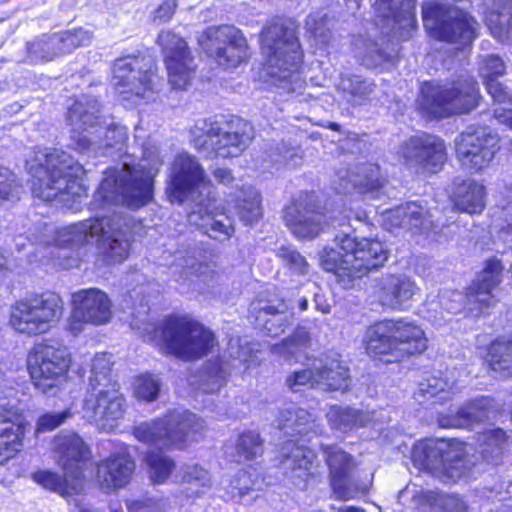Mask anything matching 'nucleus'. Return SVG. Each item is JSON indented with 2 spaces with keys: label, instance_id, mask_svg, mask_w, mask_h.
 <instances>
[{
  "label": "nucleus",
  "instance_id": "12",
  "mask_svg": "<svg viewBox=\"0 0 512 512\" xmlns=\"http://www.w3.org/2000/svg\"><path fill=\"white\" fill-rule=\"evenodd\" d=\"M503 266L500 260L490 259L478 279L464 295L459 291H444L439 294L441 307L451 314L467 310L468 314L478 317L485 314L495 304L493 289L501 282Z\"/></svg>",
  "mask_w": 512,
  "mask_h": 512
},
{
  "label": "nucleus",
  "instance_id": "23",
  "mask_svg": "<svg viewBox=\"0 0 512 512\" xmlns=\"http://www.w3.org/2000/svg\"><path fill=\"white\" fill-rule=\"evenodd\" d=\"M112 314V302L105 292L97 288L79 290L72 295L70 330L77 334L82 331V324H106Z\"/></svg>",
  "mask_w": 512,
  "mask_h": 512
},
{
  "label": "nucleus",
  "instance_id": "43",
  "mask_svg": "<svg viewBox=\"0 0 512 512\" xmlns=\"http://www.w3.org/2000/svg\"><path fill=\"white\" fill-rule=\"evenodd\" d=\"M326 417L332 429L343 433L362 428L366 426L371 419L367 412L337 405L329 409Z\"/></svg>",
  "mask_w": 512,
  "mask_h": 512
},
{
  "label": "nucleus",
  "instance_id": "2",
  "mask_svg": "<svg viewBox=\"0 0 512 512\" xmlns=\"http://www.w3.org/2000/svg\"><path fill=\"white\" fill-rule=\"evenodd\" d=\"M163 161L158 148L151 143L143 146L142 159L136 165L124 162L109 168L100 183L97 197L106 203L137 209L152 198L153 177Z\"/></svg>",
  "mask_w": 512,
  "mask_h": 512
},
{
  "label": "nucleus",
  "instance_id": "27",
  "mask_svg": "<svg viewBox=\"0 0 512 512\" xmlns=\"http://www.w3.org/2000/svg\"><path fill=\"white\" fill-rule=\"evenodd\" d=\"M57 463L67 477L71 488L81 492L84 487L83 464L89 459L90 451L83 439L73 432H64L54 438Z\"/></svg>",
  "mask_w": 512,
  "mask_h": 512
},
{
  "label": "nucleus",
  "instance_id": "6",
  "mask_svg": "<svg viewBox=\"0 0 512 512\" xmlns=\"http://www.w3.org/2000/svg\"><path fill=\"white\" fill-rule=\"evenodd\" d=\"M96 239L100 254L110 264L123 262L129 255L131 237L124 218L113 214L88 219L61 232V244L78 248Z\"/></svg>",
  "mask_w": 512,
  "mask_h": 512
},
{
  "label": "nucleus",
  "instance_id": "42",
  "mask_svg": "<svg viewBox=\"0 0 512 512\" xmlns=\"http://www.w3.org/2000/svg\"><path fill=\"white\" fill-rule=\"evenodd\" d=\"M485 186L474 180L463 181L454 192L457 209L469 213H480L485 207Z\"/></svg>",
  "mask_w": 512,
  "mask_h": 512
},
{
  "label": "nucleus",
  "instance_id": "4",
  "mask_svg": "<svg viewBox=\"0 0 512 512\" xmlns=\"http://www.w3.org/2000/svg\"><path fill=\"white\" fill-rule=\"evenodd\" d=\"M111 366L110 356L105 353L93 358L82 405L83 417L102 431L116 428L127 409L120 384L112 378Z\"/></svg>",
  "mask_w": 512,
  "mask_h": 512
},
{
  "label": "nucleus",
  "instance_id": "9",
  "mask_svg": "<svg viewBox=\"0 0 512 512\" xmlns=\"http://www.w3.org/2000/svg\"><path fill=\"white\" fill-rule=\"evenodd\" d=\"M205 429V422L188 410L169 411L164 417L134 426L135 438L147 445L183 448Z\"/></svg>",
  "mask_w": 512,
  "mask_h": 512
},
{
  "label": "nucleus",
  "instance_id": "31",
  "mask_svg": "<svg viewBox=\"0 0 512 512\" xmlns=\"http://www.w3.org/2000/svg\"><path fill=\"white\" fill-rule=\"evenodd\" d=\"M417 291L415 281L403 273L385 274L377 281L379 303L392 310H403Z\"/></svg>",
  "mask_w": 512,
  "mask_h": 512
},
{
  "label": "nucleus",
  "instance_id": "51",
  "mask_svg": "<svg viewBox=\"0 0 512 512\" xmlns=\"http://www.w3.org/2000/svg\"><path fill=\"white\" fill-rule=\"evenodd\" d=\"M182 484L185 486L187 497L198 496L203 489L211 486L210 475L207 470L199 465H187L183 469Z\"/></svg>",
  "mask_w": 512,
  "mask_h": 512
},
{
  "label": "nucleus",
  "instance_id": "58",
  "mask_svg": "<svg viewBox=\"0 0 512 512\" xmlns=\"http://www.w3.org/2000/svg\"><path fill=\"white\" fill-rule=\"evenodd\" d=\"M490 365L494 371L512 373V340L495 341L490 349Z\"/></svg>",
  "mask_w": 512,
  "mask_h": 512
},
{
  "label": "nucleus",
  "instance_id": "10",
  "mask_svg": "<svg viewBox=\"0 0 512 512\" xmlns=\"http://www.w3.org/2000/svg\"><path fill=\"white\" fill-rule=\"evenodd\" d=\"M194 147L208 157H237L252 140V127L242 120L222 127L219 123L201 119L191 129Z\"/></svg>",
  "mask_w": 512,
  "mask_h": 512
},
{
  "label": "nucleus",
  "instance_id": "13",
  "mask_svg": "<svg viewBox=\"0 0 512 512\" xmlns=\"http://www.w3.org/2000/svg\"><path fill=\"white\" fill-rule=\"evenodd\" d=\"M63 313V300L57 293L29 294L11 308L9 323L19 333H45Z\"/></svg>",
  "mask_w": 512,
  "mask_h": 512
},
{
  "label": "nucleus",
  "instance_id": "34",
  "mask_svg": "<svg viewBox=\"0 0 512 512\" xmlns=\"http://www.w3.org/2000/svg\"><path fill=\"white\" fill-rule=\"evenodd\" d=\"M366 352L374 358L386 362L399 361L397 346L394 341L390 320L371 325L365 333Z\"/></svg>",
  "mask_w": 512,
  "mask_h": 512
},
{
  "label": "nucleus",
  "instance_id": "35",
  "mask_svg": "<svg viewBox=\"0 0 512 512\" xmlns=\"http://www.w3.org/2000/svg\"><path fill=\"white\" fill-rule=\"evenodd\" d=\"M278 427L291 437L300 435L303 442H309L323 431L322 425L308 411L294 405L280 411Z\"/></svg>",
  "mask_w": 512,
  "mask_h": 512
},
{
  "label": "nucleus",
  "instance_id": "40",
  "mask_svg": "<svg viewBox=\"0 0 512 512\" xmlns=\"http://www.w3.org/2000/svg\"><path fill=\"white\" fill-rule=\"evenodd\" d=\"M375 88L376 84L372 80L355 74L341 75L336 86L342 99L353 107L365 105Z\"/></svg>",
  "mask_w": 512,
  "mask_h": 512
},
{
  "label": "nucleus",
  "instance_id": "54",
  "mask_svg": "<svg viewBox=\"0 0 512 512\" xmlns=\"http://www.w3.org/2000/svg\"><path fill=\"white\" fill-rule=\"evenodd\" d=\"M162 387L163 383L158 376L146 373L135 379L133 394L138 400L153 402L158 399Z\"/></svg>",
  "mask_w": 512,
  "mask_h": 512
},
{
  "label": "nucleus",
  "instance_id": "55",
  "mask_svg": "<svg viewBox=\"0 0 512 512\" xmlns=\"http://www.w3.org/2000/svg\"><path fill=\"white\" fill-rule=\"evenodd\" d=\"M32 478L42 487L55 491L63 497L79 493L71 488V480L67 481L65 472H63V478H61L57 473L51 471H37L33 473Z\"/></svg>",
  "mask_w": 512,
  "mask_h": 512
},
{
  "label": "nucleus",
  "instance_id": "17",
  "mask_svg": "<svg viewBox=\"0 0 512 512\" xmlns=\"http://www.w3.org/2000/svg\"><path fill=\"white\" fill-rule=\"evenodd\" d=\"M198 43L208 57L224 68L236 67L248 58L246 39L233 26L209 27L199 36Z\"/></svg>",
  "mask_w": 512,
  "mask_h": 512
},
{
  "label": "nucleus",
  "instance_id": "15",
  "mask_svg": "<svg viewBox=\"0 0 512 512\" xmlns=\"http://www.w3.org/2000/svg\"><path fill=\"white\" fill-rule=\"evenodd\" d=\"M153 66V60L146 56H127L115 61L113 84L123 100L137 104L153 97L159 81Z\"/></svg>",
  "mask_w": 512,
  "mask_h": 512
},
{
  "label": "nucleus",
  "instance_id": "46",
  "mask_svg": "<svg viewBox=\"0 0 512 512\" xmlns=\"http://www.w3.org/2000/svg\"><path fill=\"white\" fill-rule=\"evenodd\" d=\"M235 211L245 225H253L262 217L261 196L251 187H243L236 196Z\"/></svg>",
  "mask_w": 512,
  "mask_h": 512
},
{
  "label": "nucleus",
  "instance_id": "64",
  "mask_svg": "<svg viewBox=\"0 0 512 512\" xmlns=\"http://www.w3.org/2000/svg\"><path fill=\"white\" fill-rule=\"evenodd\" d=\"M71 416L72 413L69 409L61 412L46 413L38 418L36 432L40 433L51 431L62 425Z\"/></svg>",
  "mask_w": 512,
  "mask_h": 512
},
{
  "label": "nucleus",
  "instance_id": "49",
  "mask_svg": "<svg viewBox=\"0 0 512 512\" xmlns=\"http://www.w3.org/2000/svg\"><path fill=\"white\" fill-rule=\"evenodd\" d=\"M402 211L405 217V229L429 231L434 228L432 214L420 202H407L402 205Z\"/></svg>",
  "mask_w": 512,
  "mask_h": 512
},
{
  "label": "nucleus",
  "instance_id": "37",
  "mask_svg": "<svg viewBox=\"0 0 512 512\" xmlns=\"http://www.w3.org/2000/svg\"><path fill=\"white\" fill-rule=\"evenodd\" d=\"M390 324L400 360L408 355L421 354L427 349L424 331L415 322L401 318L390 320Z\"/></svg>",
  "mask_w": 512,
  "mask_h": 512
},
{
  "label": "nucleus",
  "instance_id": "30",
  "mask_svg": "<svg viewBox=\"0 0 512 512\" xmlns=\"http://www.w3.org/2000/svg\"><path fill=\"white\" fill-rule=\"evenodd\" d=\"M415 3L416 0H376L373 6L376 25L380 26L382 33L409 37L414 23Z\"/></svg>",
  "mask_w": 512,
  "mask_h": 512
},
{
  "label": "nucleus",
  "instance_id": "41",
  "mask_svg": "<svg viewBox=\"0 0 512 512\" xmlns=\"http://www.w3.org/2000/svg\"><path fill=\"white\" fill-rule=\"evenodd\" d=\"M484 20L493 37L500 41L508 38L512 32V0H492Z\"/></svg>",
  "mask_w": 512,
  "mask_h": 512
},
{
  "label": "nucleus",
  "instance_id": "36",
  "mask_svg": "<svg viewBox=\"0 0 512 512\" xmlns=\"http://www.w3.org/2000/svg\"><path fill=\"white\" fill-rule=\"evenodd\" d=\"M281 464L285 470L291 471V479L295 486L305 489L310 478V468L315 458L314 452L302 445L290 441L282 448Z\"/></svg>",
  "mask_w": 512,
  "mask_h": 512
},
{
  "label": "nucleus",
  "instance_id": "25",
  "mask_svg": "<svg viewBox=\"0 0 512 512\" xmlns=\"http://www.w3.org/2000/svg\"><path fill=\"white\" fill-rule=\"evenodd\" d=\"M92 34L81 28L50 36H42L26 44L25 62L37 64L52 61L56 57L90 44Z\"/></svg>",
  "mask_w": 512,
  "mask_h": 512
},
{
  "label": "nucleus",
  "instance_id": "19",
  "mask_svg": "<svg viewBox=\"0 0 512 512\" xmlns=\"http://www.w3.org/2000/svg\"><path fill=\"white\" fill-rule=\"evenodd\" d=\"M286 385L292 391L307 386L322 391L345 390L349 385L348 369L336 360H315L310 366L291 373Z\"/></svg>",
  "mask_w": 512,
  "mask_h": 512
},
{
  "label": "nucleus",
  "instance_id": "29",
  "mask_svg": "<svg viewBox=\"0 0 512 512\" xmlns=\"http://www.w3.org/2000/svg\"><path fill=\"white\" fill-rule=\"evenodd\" d=\"M426 462L443 473L449 481H457L470 469L467 445L457 441L439 440L425 447Z\"/></svg>",
  "mask_w": 512,
  "mask_h": 512
},
{
  "label": "nucleus",
  "instance_id": "50",
  "mask_svg": "<svg viewBox=\"0 0 512 512\" xmlns=\"http://www.w3.org/2000/svg\"><path fill=\"white\" fill-rule=\"evenodd\" d=\"M263 453V440L255 431H244L235 443V454L233 457L237 462L256 459Z\"/></svg>",
  "mask_w": 512,
  "mask_h": 512
},
{
  "label": "nucleus",
  "instance_id": "3",
  "mask_svg": "<svg viewBox=\"0 0 512 512\" xmlns=\"http://www.w3.org/2000/svg\"><path fill=\"white\" fill-rule=\"evenodd\" d=\"M26 166L32 176V193L43 201L60 198L67 202L84 193L80 183L83 167L65 151L37 148Z\"/></svg>",
  "mask_w": 512,
  "mask_h": 512
},
{
  "label": "nucleus",
  "instance_id": "60",
  "mask_svg": "<svg viewBox=\"0 0 512 512\" xmlns=\"http://www.w3.org/2000/svg\"><path fill=\"white\" fill-rule=\"evenodd\" d=\"M258 352L257 344L249 342L247 338L230 339L228 343L230 358L238 360L248 367L256 362Z\"/></svg>",
  "mask_w": 512,
  "mask_h": 512
},
{
  "label": "nucleus",
  "instance_id": "11",
  "mask_svg": "<svg viewBox=\"0 0 512 512\" xmlns=\"http://www.w3.org/2000/svg\"><path fill=\"white\" fill-rule=\"evenodd\" d=\"M160 339L167 350L182 360H196L216 346L212 331L187 317L170 316L160 327Z\"/></svg>",
  "mask_w": 512,
  "mask_h": 512
},
{
  "label": "nucleus",
  "instance_id": "45",
  "mask_svg": "<svg viewBox=\"0 0 512 512\" xmlns=\"http://www.w3.org/2000/svg\"><path fill=\"white\" fill-rule=\"evenodd\" d=\"M257 320L263 322L267 334L278 336L293 323V315L287 313V305L280 302L277 306L266 304L260 307Z\"/></svg>",
  "mask_w": 512,
  "mask_h": 512
},
{
  "label": "nucleus",
  "instance_id": "32",
  "mask_svg": "<svg viewBox=\"0 0 512 512\" xmlns=\"http://www.w3.org/2000/svg\"><path fill=\"white\" fill-rule=\"evenodd\" d=\"M334 181L338 193L347 194L356 189L361 194L377 191L385 182L381 176L380 167L374 163L356 165L351 171L340 170Z\"/></svg>",
  "mask_w": 512,
  "mask_h": 512
},
{
  "label": "nucleus",
  "instance_id": "38",
  "mask_svg": "<svg viewBox=\"0 0 512 512\" xmlns=\"http://www.w3.org/2000/svg\"><path fill=\"white\" fill-rule=\"evenodd\" d=\"M24 430L25 419L21 414L0 409V464L19 451Z\"/></svg>",
  "mask_w": 512,
  "mask_h": 512
},
{
  "label": "nucleus",
  "instance_id": "26",
  "mask_svg": "<svg viewBox=\"0 0 512 512\" xmlns=\"http://www.w3.org/2000/svg\"><path fill=\"white\" fill-rule=\"evenodd\" d=\"M283 219L290 232L298 239L312 240L329 225L325 214L312 196H300L284 210Z\"/></svg>",
  "mask_w": 512,
  "mask_h": 512
},
{
  "label": "nucleus",
  "instance_id": "20",
  "mask_svg": "<svg viewBox=\"0 0 512 512\" xmlns=\"http://www.w3.org/2000/svg\"><path fill=\"white\" fill-rule=\"evenodd\" d=\"M498 136L487 128L461 133L456 141V154L461 165L473 173L489 167L498 151Z\"/></svg>",
  "mask_w": 512,
  "mask_h": 512
},
{
  "label": "nucleus",
  "instance_id": "5",
  "mask_svg": "<svg viewBox=\"0 0 512 512\" xmlns=\"http://www.w3.org/2000/svg\"><path fill=\"white\" fill-rule=\"evenodd\" d=\"M334 241L336 248H324L321 265L326 271L333 272L344 288L352 287L356 279L382 266L388 258L383 244L377 240H357L343 233Z\"/></svg>",
  "mask_w": 512,
  "mask_h": 512
},
{
  "label": "nucleus",
  "instance_id": "28",
  "mask_svg": "<svg viewBox=\"0 0 512 512\" xmlns=\"http://www.w3.org/2000/svg\"><path fill=\"white\" fill-rule=\"evenodd\" d=\"M321 450L329 467L330 484L338 499H350L359 491L366 489L353 475L355 462L353 457L337 445L321 444Z\"/></svg>",
  "mask_w": 512,
  "mask_h": 512
},
{
  "label": "nucleus",
  "instance_id": "7",
  "mask_svg": "<svg viewBox=\"0 0 512 512\" xmlns=\"http://www.w3.org/2000/svg\"><path fill=\"white\" fill-rule=\"evenodd\" d=\"M99 103L83 96L69 108L67 121L72 127V145L76 150L97 153L103 147L122 146L128 138L127 129L113 120L99 121Z\"/></svg>",
  "mask_w": 512,
  "mask_h": 512
},
{
  "label": "nucleus",
  "instance_id": "48",
  "mask_svg": "<svg viewBox=\"0 0 512 512\" xmlns=\"http://www.w3.org/2000/svg\"><path fill=\"white\" fill-rule=\"evenodd\" d=\"M491 229L504 240H512V187L507 188L500 205L492 215Z\"/></svg>",
  "mask_w": 512,
  "mask_h": 512
},
{
  "label": "nucleus",
  "instance_id": "21",
  "mask_svg": "<svg viewBox=\"0 0 512 512\" xmlns=\"http://www.w3.org/2000/svg\"><path fill=\"white\" fill-rule=\"evenodd\" d=\"M167 194L172 203H183L200 190L209 189L210 179L196 157L181 153L174 159Z\"/></svg>",
  "mask_w": 512,
  "mask_h": 512
},
{
  "label": "nucleus",
  "instance_id": "18",
  "mask_svg": "<svg viewBox=\"0 0 512 512\" xmlns=\"http://www.w3.org/2000/svg\"><path fill=\"white\" fill-rule=\"evenodd\" d=\"M398 155L403 165L421 174L437 173L447 159L444 141L430 134L408 138L399 146Z\"/></svg>",
  "mask_w": 512,
  "mask_h": 512
},
{
  "label": "nucleus",
  "instance_id": "8",
  "mask_svg": "<svg viewBox=\"0 0 512 512\" xmlns=\"http://www.w3.org/2000/svg\"><path fill=\"white\" fill-rule=\"evenodd\" d=\"M479 99L477 83L471 77H460L451 82L425 83L419 108L430 117L444 118L469 113L478 106Z\"/></svg>",
  "mask_w": 512,
  "mask_h": 512
},
{
  "label": "nucleus",
  "instance_id": "53",
  "mask_svg": "<svg viewBox=\"0 0 512 512\" xmlns=\"http://www.w3.org/2000/svg\"><path fill=\"white\" fill-rule=\"evenodd\" d=\"M145 460L150 480L154 484L165 483L175 470V463L169 456L160 453H149Z\"/></svg>",
  "mask_w": 512,
  "mask_h": 512
},
{
  "label": "nucleus",
  "instance_id": "14",
  "mask_svg": "<svg viewBox=\"0 0 512 512\" xmlns=\"http://www.w3.org/2000/svg\"><path fill=\"white\" fill-rule=\"evenodd\" d=\"M422 17L425 28L439 40L468 45L476 37V21L451 4L427 2L422 7Z\"/></svg>",
  "mask_w": 512,
  "mask_h": 512
},
{
  "label": "nucleus",
  "instance_id": "16",
  "mask_svg": "<svg viewBox=\"0 0 512 512\" xmlns=\"http://www.w3.org/2000/svg\"><path fill=\"white\" fill-rule=\"evenodd\" d=\"M71 365L68 349L57 342L37 345L28 356V370L34 386L46 395H55Z\"/></svg>",
  "mask_w": 512,
  "mask_h": 512
},
{
  "label": "nucleus",
  "instance_id": "47",
  "mask_svg": "<svg viewBox=\"0 0 512 512\" xmlns=\"http://www.w3.org/2000/svg\"><path fill=\"white\" fill-rule=\"evenodd\" d=\"M453 388L454 383H449L439 376L432 375L419 383L417 390L414 392V398L420 404L434 398L436 400L433 403L443 402L450 398Z\"/></svg>",
  "mask_w": 512,
  "mask_h": 512
},
{
  "label": "nucleus",
  "instance_id": "44",
  "mask_svg": "<svg viewBox=\"0 0 512 512\" xmlns=\"http://www.w3.org/2000/svg\"><path fill=\"white\" fill-rule=\"evenodd\" d=\"M477 443L482 458L492 465H498L507 444V435L501 428L486 429L479 434Z\"/></svg>",
  "mask_w": 512,
  "mask_h": 512
},
{
  "label": "nucleus",
  "instance_id": "57",
  "mask_svg": "<svg viewBox=\"0 0 512 512\" xmlns=\"http://www.w3.org/2000/svg\"><path fill=\"white\" fill-rule=\"evenodd\" d=\"M356 45L359 49L357 57L367 68H376L390 59V56L383 51L376 42L371 40H358Z\"/></svg>",
  "mask_w": 512,
  "mask_h": 512
},
{
  "label": "nucleus",
  "instance_id": "22",
  "mask_svg": "<svg viewBox=\"0 0 512 512\" xmlns=\"http://www.w3.org/2000/svg\"><path fill=\"white\" fill-rule=\"evenodd\" d=\"M157 43L164 54L169 83L174 89H185L195 73L194 58L186 41L166 30L160 32Z\"/></svg>",
  "mask_w": 512,
  "mask_h": 512
},
{
  "label": "nucleus",
  "instance_id": "63",
  "mask_svg": "<svg viewBox=\"0 0 512 512\" xmlns=\"http://www.w3.org/2000/svg\"><path fill=\"white\" fill-rule=\"evenodd\" d=\"M479 71L481 76L486 80L497 79L505 72V64L503 60L497 55H487L481 58Z\"/></svg>",
  "mask_w": 512,
  "mask_h": 512
},
{
  "label": "nucleus",
  "instance_id": "62",
  "mask_svg": "<svg viewBox=\"0 0 512 512\" xmlns=\"http://www.w3.org/2000/svg\"><path fill=\"white\" fill-rule=\"evenodd\" d=\"M271 160L277 165H284L289 168H296L301 164L302 156L298 148L282 143L278 145L271 154Z\"/></svg>",
  "mask_w": 512,
  "mask_h": 512
},
{
  "label": "nucleus",
  "instance_id": "59",
  "mask_svg": "<svg viewBox=\"0 0 512 512\" xmlns=\"http://www.w3.org/2000/svg\"><path fill=\"white\" fill-rule=\"evenodd\" d=\"M23 191L17 176L9 169L0 166V204L16 202Z\"/></svg>",
  "mask_w": 512,
  "mask_h": 512
},
{
  "label": "nucleus",
  "instance_id": "61",
  "mask_svg": "<svg viewBox=\"0 0 512 512\" xmlns=\"http://www.w3.org/2000/svg\"><path fill=\"white\" fill-rule=\"evenodd\" d=\"M427 500L431 503L432 512H466V503L456 495L430 492Z\"/></svg>",
  "mask_w": 512,
  "mask_h": 512
},
{
  "label": "nucleus",
  "instance_id": "33",
  "mask_svg": "<svg viewBox=\"0 0 512 512\" xmlns=\"http://www.w3.org/2000/svg\"><path fill=\"white\" fill-rule=\"evenodd\" d=\"M135 468V461L127 452L113 453L97 464V482L105 491L120 489L130 482Z\"/></svg>",
  "mask_w": 512,
  "mask_h": 512
},
{
  "label": "nucleus",
  "instance_id": "39",
  "mask_svg": "<svg viewBox=\"0 0 512 512\" xmlns=\"http://www.w3.org/2000/svg\"><path fill=\"white\" fill-rule=\"evenodd\" d=\"M491 402L487 398L476 399L456 412L439 414L438 425L442 428H467L474 423L485 421L490 415Z\"/></svg>",
  "mask_w": 512,
  "mask_h": 512
},
{
  "label": "nucleus",
  "instance_id": "56",
  "mask_svg": "<svg viewBox=\"0 0 512 512\" xmlns=\"http://www.w3.org/2000/svg\"><path fill=\"white\" fill-rule=\"evenodd\" d=\"M310 341V335L304 327H298L294 333L284 339L281 343L275 344L271 347V352L274 355L290 358L297 350L306 347Z\"/></svg>",
  "mask_w": 512,
  "mask_h": 512
},
{
  "label": "nucleus",
  "instance_id": "52",
  "mask_svg": "<svg viewBox=\"0 0 512 512\" xmlns=\"http://www.w3.org/2000/svg\"><path fill=\"white\" fill-rule=\"evenodd\" d=\"M227 377L226 364L219 361L208 362L201 374V389L205 393H216L226 385Z\"/></svg>",
  "mask_w": 512,
  "mask_h": 512
},
{
  "label": "nucleus",
  "instance_id": "1",
  "mask_svg": "<svg viewBox=\"0 0 512 512\" xmlns=\"http://www.w3.org/2000/svg\"><path fill=\"white\" fill-rule=\"evenodd\" d=\"M296 29L292 20L277 19L261 33V50L266 58L264 76L288 93L300 92L305 86L300 74L303 53Z\"/></svg>",
  "mask_w": 512,
  "mask_h": 512
},
{
  "label": "nucleus",
  "instance_id": "24",
  "mask_svg": "<svg viewBox=\"0 0 512 512\" xmlns=\"http://www.w3.org/2000/svg\"><path fill=\"white\" fill-rule=\"evenodd\" d=\"M187 219L190 225L217 241L229 240L235 232L234 220L226 213L224 206L210 196V191L205 198L194 203Z\"/></svg>",
  "mask_w": 512,
  "mask_h": 512
}]
</instances>
